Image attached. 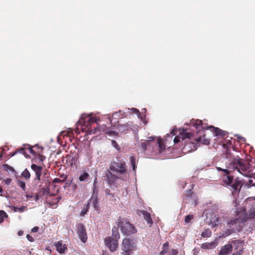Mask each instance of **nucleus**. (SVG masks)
Returning <instances> with one entry per match:
<instances>
[{"label":"nucleus","mask_w":255,"mask_h":255,"mask_svg":"<svg viewBox=\"0 0 255 255\" xmlns=\"http://www.w3.org/2000/svg\"><path fill=\"white\" fill-rule=\"evenodd\" d=\"M127 172L126 161L123 159H117V161H112L109 165V168L105 171V177L108 185L112 188L119 186V180H124L122 175Z\"/></svg>","instance_id":"1"},{"label":"nucleus","mask_w":255,"mask_h":255,"mask_svg":"<svg viewBox=\"0 0 255 255\" xmlns=\"http://www.w3.org/2000/svg\"><path fill=\"white\" fill-rule=\"evenodd\" d=\"M182 143L184 144L182 151L185 153H188L197 149V146L200 143L204 145H208L210 143L209 139L206 137L204 134L202 136L196 137L190 132H184L181 134Z\"/></svg>","instance_id":"2"},{"label":"nucleus","mask_w":255,"mask_h":255,"mask_svg":"<svg viewBox=\"0 0 255 255\" xmlns=\"http://www.w3.org/2000/svg\"><path fill=\"white\" fill-rule=\"evenodd\" d=\"M254 166L250 163L248 160H244L240 158L239 157L234 158L229 163L228 169H223L219 168L220 170L224 171L227 175H229L232 170H237V171L245 176L250 177L251 172L254 168Z\"/></svg>","instance_id":"3"},{"label":"nucleus","mask_w":255,"mask_h":255,"mask_svg":"<svg viewBox=\"0 0 255 255\" xmlns=\"http://www.w3.org/2000/svg\"><path fill=\"white\" fill-rule=\"evenodd\" d=\"M236 217L235 219L231 220L229 225L231 226H237L239 223H243L249 219L255 217V208H249L247 211V208H237Z\"/></svg>","instance_id":"4"},{"label":"nucleus","mask_w":255,"mask_h":255,"mask_svg":"<svg viewBox=\"0 0 255 255\" xmlns=\"http://www.w3.org/2000/svg\"><path fill=\"white\" fill-rule=\"evenodd\" d=\"M31 168L35 173L34 180H37V184H41L42 181L45 184L43 188L48 187L50 183L49 179V173L47 169L43 170L41 166L35 164H32L31 165Z\"/></svg>","instance_id":"5"},{"label":"nucleus","mask_w":255,"mask_h":255,"mask_svg":"<svg viewBox=\"0 0 255 255\" xmlns=\"http://www.w3.org/2000/svg\"><path fill=\"white\" fill-rule=\"evenodd\" d=\"M96 123V119L90 115L83 114L77 124V128H80L83 131L87 132L89 134L96 132V129L95 128L93 131L91 128L92 124Z\"/></svg>","instance_id":"6"},{"label":"nucleus","mask_w":255,"mask_h":255,"mask_svg":"<svg viewBox=\"0 0 255 255\" xmlns=\"http://www.w3.org/2000/svg\"><path fill=\"white\" fill-rule=\"evenodd\" d=\"M117 224L121 232L126 235H130L136 232L135 227L127 219L119 218L117 222Z\"/></svg>","instance_id":"7"},{"label":"nucleus","mask_w":255,"mask_h":255,"mask_svg":"<svg viewBox=\"0 0 255 255\" xmlns=\"http://www.w3.org/2000/svg\"><path fill=\"white\" fill-rule=\"evenodd\" d=\"M136 247V243L132 239L125 238L123 240L122 244L123 252L121 255H130V251H132Z\"/></svg>","instance_id":"8"},{"label":"nucleus","mask_w":255,"mask_h":255,"mask_svg":"<svg viewBox=\"0 0 255 255\" xmlns=\"http://www.w3.org/2000/svg\"><path fill=\"white\" fill-rule=\"evenodd\" d=\"M28 150L29 152L32 153L33 155L35 154H39L42 153L43 150V147L42 146H39L37 145L33 146H30L28 144H24L21 148L20 150L22 154H23L26 157H28L27 153L25 151L26 150Z\"/></svg>","instance_id":"9"},{"label":"nucleus","mask_w":255,"mask_h":255,"mask_svg":"<svg viewBox=\"0 0 255 255\" xmlns=\"http://www.w3.org/2000/svg\"><path fill=\"white\" fill-rule=\"evenodd\" d=\"M198 197L191 189L187 190L184 194L183 202L189 204L190 206H196L197 205Z\"/></svg>","instance_id":"10"},{"label":"nucleus","mask_w":255,"mask_h":255,"mask_svg":"<svg viewBox=\"0 0 255 255\" xmlns=\"http://www.w3.org/2000/svg\"><path fill=\"white\" fill-rule=\"evenodd\" d=\"M105 244L109 248L111 252H114L118 247V240L111 237H107L105 239Z\"/></svg>","instance_id":"11"},{"label":"nucleus","mask_w":255,"mask_h":255,"mask_svg":"<svg viewBox=\"0 0 255 255\" xmlns=\"http://www.w3.org/2000/svg\"><path fill=\"white\" fill-rule=\"evenodd\" d=\"M77 234L80 240L83 243H85L87 240V236L84 225L79 224L77 228Z\"/></svg>","instance_id":"12"},{"label":"nucleus","mask_w":255,"mask_h":255,"mask_svg":"<svg viewBox=\"0 0 255 255\" xmlns=\"http://www.w3.org/2000/svg\"><path fill=\"white\" fill-rule=\"evenodd\" d=\"M137 213L139 216H142L146 221L147 224L150 226L152 224L153 222L151 218L150 214L144 210H139L137 211Z\"/></svg>","instance_id":"13"},{"label":"nucleus","mask_w":255,"mask_h":255,"mask_svg":"<svg viewBox=\"0 0 255 255\" xmlns=\"http://www.w3.org/2000/svg\"><path fill=\"white\" fill-rule=\"evenodd\" d=\"M231 186L233 194H235L239 192L242 187V182L239 180H235Z\"/></svg>","instance_id":"14"},{"label":"nucleus","mask_w":255,"mask_h":255,"mask_svg":"<svg viewBox=\"0 0 255 255\" xmlns=\"http://www.w3.org/2000/svg\"><path fill=\"white\" fill-rule=\"evenodd\" d=\"M98 200L97 196L93 194L87 205V207H98Z\"/></svg>","instance_id":"15"},{"label":"nucleus","mask_w":255,"mask_h":255,"mask_svg":"<svg viewBox=\"0 0 255 255\" xmlns=\"http://www.w3.org/2000/svg\"><path fill=\"white\" fill-rule=\"evenodd\" d=\"M234 248L231 244H227L222 248L218 253L219 255H226L230 252L232 248Z\"/></svg>","instance_id":"16"},{"label":"nucleus","mask_w":255,"mask_h":255,"mask_svg":"<svg viewBox=\"0 0 255 255\" xmlns=\"http://www.w3.org/2000/svg\"><path fill=\"white\" fill-rule=\"evenodd\" d=\"M56 250L60 254H63L64 253L65 250L67 249L65 244H63L62 241H58L55 244Z\"/></svg>","instance_id":"17"},{"label":"nucleus","mask_w":255,"mask_h":255,"mask_svg":"<svg viewBox=\"0 0 255 255\" xmlns=\"http://www.w3.org/2000/svg\"><path fill=\"white\" fill-rule=\"evenodd\" d=\"M217 242L214 241L210 243H206L202 245V248L205 249H214L217 246Z\"/></svg>","instance_id":"18"},{"label":"nucleus","mask_w":255,"mask_h":255,"mask_svg":"<svg viewBox=\"0 0 255 255\" xmlns=\"http://www.w3.org/2000/svg\"><path fill=\"white\" fill-rule=\"evenodd\" d=\"M210 128H212L213 129V131L216 136H219L223 137L227 134L226 131L222 130L218 128H215L213 126H211Z\"/></svg>","instance_id":"19"},{"label":"nucleus","mask_w":255,"mask_h":255,"mask_svg":"<svg viewBox=\"0 0 255 255\" xmlns=\"http://www.w3.org/2000/svg\"><path fill=\"white\" fill-rule=\"evenodd\" d=\"M192 125H193V126L197 129H203L205 128L203 126L202 121L200 120H196L195 121H193L192 122Z\"/></svg>","instance_id":"20"},{"label":"nucleus","mask_w":255,"mask_h":255,"mask_svg":"<svg viewBox=\"0 0 255 255\" xmlns=\"http://www.w3.org/2000/svg\"><path fill=\"white\" fill-rule=\"evenodd\" d=\"M223 182L227 185L231 184L233 182V176L231 175H227L223 177Z\"/></svg>","instance_id":"21"},{"label":"nucleus","mask_w":255,"mask_h":255,"mask_svg":"<svg viewBox=\"0 0 255 255\" xmlns=\"http://www.w3.org/2000/svg\"><path fill=\"white\" fill-rule=\"evenodd\" d=\"M117 128L120 132H125L128 131L129 128L128 125L120 124L117 126Z\"/></svg>","instance_id":"22"},{"label":"nucleus","mask_w":255,"mask_h":255,"mask_svg":"<svg viewBox=\"0 0 255 255\" xmlns=\"http://www.w3.org/2000/svg\"><path fill=\"white\" fill-rule=\"evenodd\" d=\"M105 192H106V198L107 199L111 200V201H115L116 200V199L115 198L114 194L111 193L110 190L107 189L106 190Z\"/></svg>","instance_id":"23"},{"label":"nucleus","mask_w":255,"mask_h":255,"mask_svg":"<svg viewBox=\"0 0 255 255\" xmlns=\"http://www.w3.org/2000/svg\"><path fill=\"white\" fill-rule=\"evenodd\" d=\"M112 236L115 240H119L120 238V234L119 233L118 229L116 227H114L112 229Z\"/></svg>","instance_id":"24"},{"label":"nucleus","mask_w":255,"mask_h":255,"mask_svg":"<svg viewBox=\"0 0 255 255\" xmlns=\"http://www.w3.org/2000/svg\"><path fill=\"white\" fill-rule=\"evenodd\" d=\"M27 199L31 200L37 201L39 199V195L37 194L28 193L26 194Z\"/></svg>","instance_id":"25"},{"label":"nucleus","mask_w":255,"mask_h":255,"mask_svg":"<svg viewBox=\"0 0 255 255\" xmlns=\"http://www.w3.org/2000/svg\"><path fill=\"white\" fill-rule=\"evenodd\" d=\"M89 174L87 172H84L80 175L79 179L80 181H86L89 178Z\"/></svg>","instance_id":"26"},{"label":"nucleus","mask_w":255,"mask_h":255,"mask_svg":"<svg viewBox=\"0 0 255 255\" xmlns=\"http://www.w3.org/2000/svg\"><path fill=\"white\" fill-rule=\"evenodd\" d=\"M2 169L4 171H6L7 172H15L14 169L12 167L10 166L9 165L6 164H3L2 165Z\"/></svg>","instance_id":"27"},{"label":"nucleus","mask_w":255,"mask_h":255,"mask_svg":"<svg viewBox=\"0 0 255 255\" xmlns=\"http://www.w3.org/2000/svg\"><path fill=\"white\" fill-rule=\"evenodd\" d=\"M211 223L212 225V227H215L218 226L219 224V218L215 217L212 218L211 220Z\"/></svg>","instance_id":"28"},{"label":"nucleus","mask_w":255,"mask_h":255,"mask_svg":"<svg viewBox=\"0 0 255 255\" xmlns=\"http://www.w3.org/2000/svg\"><path fill=\"white\" fill-rule=\"evenodd\" d=\"M33 155L35 158L37 159L40 162H43L46 158L44 155L41 154V153L33 154Z\"/></svg>","instance_id":"29"},{"label":"nucleus","mask_w":255,"mask_h":255,"mask_svg":"<svg viewBox=\"0 0 255 255\" xmlns=\"http://www.w3.org/2000/svg\"><path fill=\"white\" fill-rule=\"evenodd\" d=\"M212 232L209 230H206L201 234V236L203 238H208L211 237Z\"/></svg>","instance_id":"30"},{"label":"nucleus","mask_w":255,"mask_h":255,"mask_svg":"<svg viewBox=\"0 0 255 255\" xmlns=\"http://www.w3.org/2000/svg\"><path fill=\"white\" fill-rule=\"evenodd\" d=\"M22 176L24 177L26 179H29L30 177V174L29 171L27 169H25L22 172Z\"/></svg>","instance_id":"31"},{"label":"nucleus","mask_w":255,"mask_h":255,"mask_svg":"<svg viewBox=\"0 0 255 255\" xmlns=\"http://www.w3.org/2000/svg\"><path fill=\"white\" fill-rule=\"evenodd\" d=\"M168 243H165L163 245L162 251L159 253V255H164L168 250Z\"/></svg>","instance_id":"32"},{"label":"nucleus","mask_w":255,"mask_h":255,"mask_svg":"<svg viewBox=\"0 0 255 255\" xmlns=\"http://www.w3.org/2000/svg\"><path fill=\"white\" fill-rule=\"evenodd\" d=\"M129 160H130V162L131 164L132 165L133 170L135 171V168H136V166H135L136 160H135V158H134V156H130V158H129Z\"/></svg>","instance_id":"33"},{"label":"nucleus","mask_w":255,"mask_h":255,"mask_svg":"<svg viewBox=\"0 0 255 255\" xmlns=\"http://www.w3.org/2000/svg\"><path fill=\"white\" fill-rule=\"evenodd\" d=\"M7 217V215L4 211L2 210H0V223H2L3 221V218H6Z\"/></svg>","instance_id":"34"},{"label":"nucleus","mask_w":255,"mask_h":255,"mask_svg":"<svg viewBox=\"0 0 255 255\" xmlns=\"http://www.w3.org/2000/svg\"><path fill=\"white\" fill-rule=\"evenodd\" d=\"M187 132L185 130L183 129L182 131L181 132H180V136H176L174 138V142L175 143H178L180 141V138H181V134L182 133Z\"/></svg>","instance_id":"35"},{"label":"nucleus","mask_w":255,"mask_h":255,"mask_svg":"<svg viewBox=\"0 0 255 255\" xmlns=\"http://www.w3.org/2000/svg\"><path fill=\"white\" fill-rule=\"evenodd\" d=\"M112 145L118 150H120L121 148L117 142L115 140H112Z\"/></svg>","instance_id":"36"},{"label":"nucleus","mask_w":255,"mask_h":255,"mask_svg":"<svg viewBox=\"0 0 255 255\" xmlns=\"http://www.w3.org/2000/svg\"><path fill=\"white\" fill-rule=\"evenodd\" d=\"M106 133L110 136H118V133L114 130L106 131Z\"/></svg>","instance_id":"37"},{"label":"nucleus","mask_w":255,"mask_h":255,"mask_svg":"<svg viewBox=\"0 0 255 255\" xmlns=\"http://www.w3.org/2000/svg\"><path fill=\"white\" fill-rule=\"evenodd\" d=\"M66 179H67L66 176H64V179H60L58 178H55L53 180V182L54 183L64 182L66 180Z\"/></svg>","instance_id":"38"},{"label":"nucleus","mask_w":255,"mask_h":255,"mask_svg":"<svg viewBox=\"0 0 255 255\" xmlns=\"http://www.w3.org/2000/svg\"><path fill=\"white\" fill-rule=\"evenodd\" d=\"M18 186L22 188L23 190H25V183L23 181H18L17 183Z\"/></svg>","instance_id":"39"},{"label":"nucleus","mask_w":255,"mask_h":255,"mask_svg":"<svg viewBox=\"0 0 255 255\" xmlns=\"http://www.w3.org/2000/svg\"><path fill=\"white\" fill-rule=\"evenodd\" d=\"M193 215H188L186 216L185 219V222L187 224L189 223L190 222V221L193 219Z\"/></svg>","instance_id":"40"},{"label":"nucleus","mask_w":255,"mask_h":255,"mask_svg":"<svg viewBox=\"0 0 255 255\" xmlns=\"http://www.w3.org/2000/svg\"><path fill=\"white\" fill-rule=\"evenodd\" d=\"M148 141L147 140L141 143L140 145L144 150L146 149L147 146L148 145Z\"/></svg>","instance_id":"41"},{"label":"nucleus","mask_w":255,"mask_h":255,"mask_svg":"<svg viewBox=\"0 0 255 255\" xmlns=\"http://www.w3.org/2000/svg\"><path fill=\"white\" fill-rule=\"evenodd\" d=\"M88 211V208H83V210L80 213V215L81 216H84L85 214H87Z\"/></svg>","instance_id":"42"},{"label":"nucleus","mask_w":255,"mask_h":255,"mask_svg":"<svg viewBox=\"0 0 255 255\" xmlns=\"http://www.w3.org/2000/svg\"><path fill=\"white\" fill-rule=\"evenodd\" d=\"M225 142H226V143H224L223 144V146H224V147H225L226 144V146H227V151L228 152V145L230 146L232 144L231 141H230V140H228V141L225 140Z\"/></svg>","instance_id":"43"},{"label":"nucleus","mask_w":255,"mask_h":255,"mask_svg":"<svg viewBox=\"0 0 255 255\" xmlns=\"http://www.w3.org/2000/svg\"><path fill=\"white\" fill-rule=\"evenodd\" d=\"M158 145L160 148V151L161 152V150H163L164 149V146L163 145V144L162 143L161 141H158Z\"/></svg>","instance_id":"44"},{"label":"nucleus","mask_w":255,"mask_h":255,"mask_svg":"<svg viewBox=\"0 0 255 255\" xmlns=\"http://www.w3.org/2000/svg\"><path fill=\"white\" fill-rule=\"evenodd\" d=\"M248 184L251 186H255V179H249L248 180Z\"/></svg>","instance_id":"45"},{"label":"nucleus","mask_w":255,"mask_h":255,"mask_svg":"<svg viewBox=\"0 0 255 255\" xmlns=\"http://www.w3.org/2000/svg\"><path fill=\"white\" fill-rule=\"evenodd\" d=\"M20 148H19V149H16V151H15L14 152H11L10 153V155H11V156H14L16 153H18V152H20L21 153V152H20L21 151L20 150Z\"/></svg>","instance_id":"46"},{"label":"nucleus","mask_w":255,"mask_h":255,"mask_svg":"<svg viewBox=\"0 0 255 255\" xmlns=\"http://www.w3.org/2000/svg\"><path fill=\"white\" fill-rule=\"evenodd\" d=\"M253 201H255V197H251L247 198V202L248 203H251Z\"/></svg>","instance_id":"47"},{"label":"nucleus","mask_w":255,"mask_h":255,"mask_svg":"<svg viewBox=\"0 0 255 255\" xmlns=\"http://www.w3.org/2000/svg\"><path fill=\"white\" fill-rule=\"evenodd\" d=\"M39 229V227H37V226H36V227H33L31 229V232H33V233H36V232H37L38 231Z\"/></svg>","instance_id":"48"},{"label":"nucleus","mask_w":255,"mask_h":255,"mask_svg":"<svg viewBox=\"0 0 255 255\" xmlns=\"http://www.w3.org/2000/svg\"><path fill=\"white\" fill-rule=\"evenodd\" d=\"M23 209L24 208H13L14 212H23L24 211Z\"/></svg>","instance_id":"49"},{"label":"nucleus","mask_w":255,"mask_h":255,"mask_svg":"<svg viewBox=\"0 0 255 255\" xmlns=\"http://www.w3.org/2000/svg\"><path fill=\"white\" fill-rule=\"evenodd\" d=\"M26 238L27 239V240L28 241H29L31 242H32L34 241L33 238L31 236H30L29 235H27Z\"/></svg>","instance_id":"50"},{"label":"nucleus","mask_w":255,"mask_h":255,"mask_svg":"<svg viewBox=\"0 0 255 255\" xmlns=\"http://www.w3.org/2000/svg\"><path fill=\"white\" fill-rule=\"evenodd\" d=\"M177 254H178V251H177L175 250L172 249L171 251L170 255H177Z\"/></svg>","instance_id":"51"},{"label":"nucleus","mask_w":255,"mask_h":255,"mask_svg":"<svg viewBox=\"0 0 255 255\" xmlns=\"http://www.w3.org/2000/svg\"><path fill=\"white\" fill-rule=\"evenodd\" d=\"M242 252V248L239 249V251H237L236 253H233V255H240Z\"/></svg>","instance_id":"52"},{"label":"nucleus","mask_w":255,"mask_h":255,"mask_svg":"<svg viewBox=\"0 0 255 255\" xmlns=\"http://www.w3.org/2000/svg\"><path fill=\"white\" fill-rule=\"evenodd\" d=\"M121 112V111H119V112H115L113 114L112 117H119L120 115H119V113Z\"/></svg>","instance_id":"53"},{"label":"nucleus","mask_w":255,"mask_h":255,"mask_svg":"<svg viewBox=\"0 0 255 255\" xmlns=\"http://www.w3.org/2000/svg\"><path fill=\"white\" fill-rule=\"evenodd\" d=\"M131 110H132V111H133V112L134 113H135V114H139V111H138L137 109H136V108H132V109H131Z\"/></svg>","instance_id":"54"},{"label":"nucleus","mask_w":255,"mask_h":255,"mask_svg":"<svg viewBox=\"0 0 255 255\" xmlns=\"http://www.w3.org/2000/svg\"><path fill=\"white\" fill-rule=\"evenodd\" d=\"M23 232L22 231H19L17 233V235L18 236H21L23 235Z\"/></svg>","instance_id":"55"},{"label":"nucleus","mask_w":255,"mask_h":255,"mask_svg":"<svg viewBox=\"0 0 255 255\" xmlns=\"http://www.w3.org/2000/svg\"><path fill=\"white\" fill-rule=\"evenodd\" d=\"M154 139V137H149V140H148V142L150 141H151V140H153Z\"/></svg>","instance_id":"56"},{"label":"nucleus","mask_w":255,"mask_h":255,"mask_svg":"<svg viewBox=\"0 0 255 255\" xmlns=\"http://www.w3.org/2000/svg\"><path fill=\"white\" fill-rule=\"evenodd\" d=\"M2 192H3V190H2V189L1 188V187L0 186V195H2Z\"/></svg>","instance_id":"57"},{"label":"nucleus","mask_w":255,"mask_h":255,"mask_svg":"<svg viewBox=\"0 0 255 255\" xmlns=\"http://www.w3.org/2000/svg\"><path fill=\"white\" fill-rule=\"evenodd\" d=\"M11 179H8L6 180V183H8L11 181Z\"/></svg>","instance_id":"58"},{"label":"nucleus","mask_w":255,"mask_h":255,"mask_svg":"<svg viewBox=\"0 0 255 255\" xmlns=\"http://www.w3.org/2000/svg\"><path fill=\"white\" fill-rule=\"evenodd\" d=\"M240 139L244 141H245V139L243 137H240Z\"/></svg>","instance_id":"59"},{"label":"nucleus","mask_w":255,"mask_h":255,"mask_svg":"<svg viewBox=\"0 0 255 255\" xmlns=\"http://www.w3.org/2000/svg\"><path fill=\"white\" fill-rule=\"evenodd\" d=\"M64 176H66V177H67V176H66V175H65L63 174V175H61L60 176V177H61V178H62L63 179H64Z\"/></svg>","instance_id":"60"},{"label":"nucleus","mask_w":255,"mask_h":255,"mask_svg":"<svg viewBox=\"0 0 255 255\" xmlns=\"http://www.w3.org/2000/svg\"><path fill=\"white\" fill-rule=\"evenodd\" d=\"M235 230H238V231L239 230L240 227H239V228L237 227Z\"/></svg>","instance_id":"61"},{"label":"nucleus","mask_w":255,"mask_h":255,"mask_svg":"<svg viewBox=\"0 0 255 255\" xmlns=\"http://www.w3.org/2000/svg\"><path fill=\"white\" fill-rule=\"evenodd\" d=\"M253 204H254L255 205V203H253Z\"/></svg>","instance_id":"62"}]
</instances>
